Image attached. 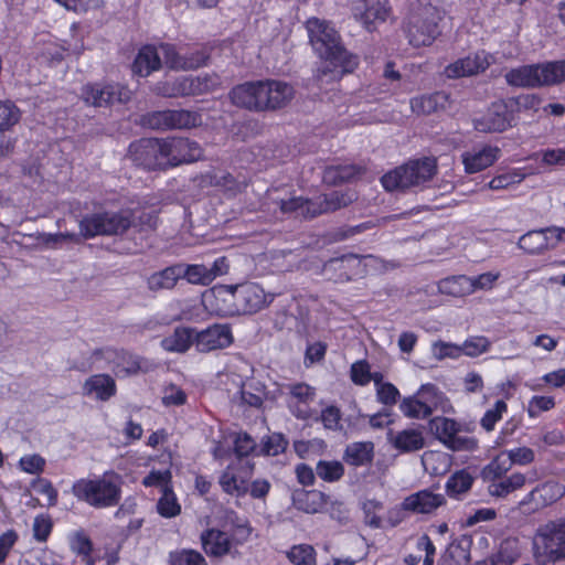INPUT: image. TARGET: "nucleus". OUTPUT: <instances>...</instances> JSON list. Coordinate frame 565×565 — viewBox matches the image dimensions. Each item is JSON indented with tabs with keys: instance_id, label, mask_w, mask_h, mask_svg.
I'll use <instances>...</instances> for the list:
<instances>
[{
	"instance_id": "f257e3e1",
	"label": "nucleus",
	"mask_w": 565,
	"mask_h": 565,
	"mask_svg": "<svg viewBox=\"0 0 565 565\" xmlns=\"http://www.w3.org/2000/svg\"><path fill=\"white\" fill-rule=\"evenodd\" d=\"M355 199V193L352 191H333L315 201L296 195L289 186L281 185L270 188L266 191L262 206L264 211L275 217L288 215L312 218L320 214L344 207Z\"/></svg>"
},
{
	"instance_id": "f03ea898",
	"label": "nucleus",
	"mask_w": 565,
	"mask_h": 565,
	"mask_svg": "<svg viewBox=\"0 0 565 565\" xmlns=\"http://www.w3.org/2000/svg\"><path fill=\"white\" fill-rule=\"evenodd\" d=\"M306 29L313 50L323 60L317 71L319 81H338L343 74L353 72L358 66V57L342 46L338 32L329 22L310 18Z\"/></svg>"
},
{
	"instance_id": "7ed1b4c3",
	"label": "nucleus",
	"mask_w": 565,
	"mask_h": 565,
	"mask_svg": "<svg viewBox=\"0 0 565 565\" xmlns=\"http://www.w3.org/2000/svg\"><path fill=\"white\" fill-rule=\"evenodd\" d=\"M444 10L437 0H416L404 19V32L414 47L428 46L440 34Z\"/></svg>"
},
{
	"instance_id": "20e7f679",
	"label": "nucleus",
	"mask_w": 565,
	"mask_h": 565,
	"mask_svg": "<svg viewBox=\"0 0 565 565\" xmlns=\"http://www.w3.org/2000/svg\"><path fill=\"white\" fill-rule=\"evenodd\" d=\"M121 478L109 471L94 479H79L73 487V494L96 509L115 507L121 499Z\"/></svg>"
},
{
	"instance_id": "39448f33",
	"label": "nucleus",
	"mask_w": 565,
	"mask_h": 565,
	"mask_svg": "<svg viewBox=\"0 0 565 565\" xmlns=\"http://www.w3.org/2000/svg\"><path fill=\"white\" fill-rule=\"evenodd\" d=\"M215 295L216 299L220 300H235V306L217 308V311L221 313H255L274 300L273 294H266L255 282L220 286Z\"/></svg>"
},
{
	"instance_id": "423d86ee",
	"label": "nucleus",
	"mask_w": 565,
	"mask_h": 565,
	"mask_svg": "<svg viewBox=\"0 0 565 565\" xmlns=\"http://www.w3.org/2000/svg\"><path fill=\"white\" fill-rule=\"evenodd\" d=\"M227 520L232 524V534L218 529H207L201 534V542L204 552L210 557H223L232 553L233 548L248 541L252 527L246 520H243L231 511Z\"/></svg>"
},
{
	"instance_id": "0eeeda50",
	"label": "nucleus",
	"mask_w": 565,
	"mask_h": 565,
	"mask_svg": "<svg viewBox=\"0 0 565 565\" xmlns=\"http://www.w3.org/2000/svg\"><path fill=\"white\" fill-rule=\"evenodd\" d=\"M510 86L540 87L565 82V61L522 65L504 74Z\"/></svg>"
},
{
	"instance_id": "6e6552de",
	"label": "nucleus",
	"mask_w": 565,
	"mask_h": 565,
	"mask_svg": "<svg viewBox=\"0 0 565 565\" xmlns=\"http://www.w3.org/2000/svg\"><path fill=\"white\" fill-rule=\"evenodd\" d=\"M436 170L437 163L433 158L413 160L385 173L381 182L386 191H405L431 180Z\"/></svg>"
},
{
	"instance_id": "1a4fd4ad",
	"label": "nucleus",
	"mask_w": 565,
	"mask_h": 565,
	"mask_svg": "<svg viewBox=\"0 0 565 565\" xmlns=\"http://www.w3.org/2000/svg\"><path fill=\"white\" fill-rule=\"evenodd\" d=\"M534 546L542 565H565V522L548 523L540 529Z\"/></svg>"
},
{
	"instance_id": "9d476101",
	"label": "nucleus",
	"mask_w": 565,
	"mask_h": 565,
	"mask_svg": "<svg viewBox=\"0 0 565 565\" xmlns=\"http://www.w3.org/2000/svg\"><path fill=\"white\" fill-rule=\"evenodd\" d=\"M132 224L129 212H103L85 216L79 222L81 235L90 238L97 235H121Z\"/></svg>"
},
{
	"instance_id": "9b49d317",
	"label": "nucleus",
	"mask_w": 565,
	"mask_h": 565,
	"mask_svg": "<svg viewBox=\"0 0 565 565\" xmlns=\"http://www.w3.org/2000/svg\"><path fill=\"white\" fill-rule=\"evenodd\" d=\"M428 426L431 434L452 451H473L478 448V440L461 435V427L455 419L437 416L429 420Z\"/></svg>"
},
{
	"instance_id": "f8f14e48",
	"label": "nucleus",
	"mask_w": 565,
	"mask_h": 565,
	"mask_svg": "<svg viewBox=\"0 0 565 565\" xmlns=\"http://www.w3.org/2000/svg\"><path fill=\"white\" fill-rule=\"evenodd\" d=\"M132 93L119 84H87L82 88V98L85 104L94 107H107L115 103H127Z\"/></svg>"
},
{
	"instance_id": "ddd939ff",
	"label": "nucleus",
	"mask_w": 565,
	"mask_h": 565,
	"mask_svg": "<svg viewBox=\"0 0 565 565\" xmlns=\"http://www.w3.org/2000/svg\"><path fill=\"white\" fill-rule=\"evenodd\" d=\"M143 121L152 129H189L201 124L198 113L179 110H159L145 116Z\"/></svg>"
},
{
	"instance_id": "4468645a",
	"label": "nucleus",
	"mask_w": 565,
	"mask_h": 565,
	"mask_svg": "<svg viewBox=\"0 0 565 565\" xmlns=\"http://www.w3.org/2000/svg\"><path fill=\"white\" fill-rule=\"evenodd\" d=\"M166 168L194 162L202 158L203 151L196 141L172 137L162 139Z\"/></svg>"
},
{
	"instance_id": "2eb2a0df",
	"label": "nucleus",
	"mask_w": 565,
	"mask_h": 565,
	"mask_svg": "<svg viewBox=\"0 0 565 565\" xmlns=\"http://www.w3.org/2000/svg\"><path fill=\"white\" fill-rule=\"evenodd\" d=\"M129 157L146 169H166L162 139L143 138L131 143Z\"/></svg>"
},
{
	"instance_id": "dca6fc26",
	"label": "nucleus",
	"mask_w": 565,
	"mask_h": 565,
	"mask_svg": "<svg viewBox=\"0 0 565 565\" xmlns=\"http://www.w3.org/2000/svg\"><path fill=\"white\" fill-rule=\"evenodd\" d=\"M253 468V463L241 459L228 465L218 479L222 490L235 497L245 495L248 492V479Z\"/></svg>"
},
{
	"instance_id": "f3484780",
	"label": "nucleus",
	"mask_w": 565,
	"mask_h": 565,
	"mask_svg": "<svg viewBox=\"0 0 565 565\" xmlns=\"http://www.w3.org/2000/svg\"><path fill=\"white\" fill-rule=\"evenodd\" d=\"M354 19L364 29L372 32L379 23H383L391 14L388 0H355L352 7Z\"/></svg>"
},
{
	"instance_id": "a211bd4d",
	"label": "nucleus",
	"mask_w": 565,
	"mask_h": 565,
	"mask_svg": "<svg viewBox=\"0 0 565 565\" xmlns=\"http://www.w3.org/2000/svg\"><path fill=\"white\" fill-rule=\"evenodd\" d=\"M104 358L113 363V371L118 377L137 375L140 372H148L151 364L125 350L106 349L103 351Z\"/></svg>"
},
{
	"instance_id": "6ab92c4d",
	"label": "nucleus",
	"mask_w": 565,
	"mask_h": 565,
	"mask_svg": "<svg viewBox=\"0 0 565 565\" xmlns=\"http://www.w3.org/2000/svg\"><path fill=\"white\" fill-rule=\"evenodd\" d=\"M232 103L250 111H264V81L246 82L230 92Z\"/></svg>"
},
{
	"instance_id": "aec40b11",
	"label": "nucleus",
	"mask_w": 565,
	"mask_h": 565,
	"mask_svg": "<svg viewBox=\"0 0 565 565\" xmlns=\"http://www.w3.org/2000/svg\"><path fill=\"white\" fill-rule=\"evenodd\" d=\"M564 487L555 481H547L534 488L522 501L518 509L522 512L535 511L548 505L564 495Z\"/></svg>"
},
{
	"instance_id": "412c9836",
	"label": "nucleus",
	"mask_w": 565,
	"mask_h": 565,
	"mask_svg": "<svg viewBox=\"0 0 565 565\" xmlns=\"http://www.w3.org/2000/svg\"><path fill=\"white\" fill-rule=\"evenodd\" d=\"M233 335L227 324H213L202 331L194 329V345L200 352H211L231 345Z\"/></svg>"
},
{
	"instance_id": "4be33fe9",
	"label": "nucleus",
	"mask_w": 565,
	"mask_h": 565,
	"mask_svg": "<svg viewBox=\"0 0 565 565\" xmlns=\"http://www.w3.org/2000/svg\"><path fill=\"white\" fill-rule=\"evenodd\" d=\"M489 66V54L481 51L455 61L446 66L444 73L448 78H459L482 73Z\"/></svg>"
},
{
	"instance_id": "5701e85b",
	"label": "nucleus",
	"mask_w": 565,
	"mask_h": 565,
	"mask_svg": "<svg viewBox=\"0 0 565 565\" xmlns=\"http://www.w3.org/2000/svg\"><path fill=\"white\" fill-rule=\"evenodd\" d=\"M475 129L480 132H501L511 127L508 107L503 102L493 103L481 117L473 119Z\"/></svg>"
},
{
	"instance_id": "b1692460",
	"label": "nucleus",
	"mask_w": 565,
	"mask_h": 565,
	"mask_svg": "<svg viewBox=\"0 0 565 565\" xmlns=\"http://www.w3.org/2000/svg\"><path fill=\"white\" fill-rule=\"evenodd\" d=\"M294 87L281 81H264V111H275L286 107L294 98Z\"/></svg>"
},
{
	"instance_id": "393cba45",
	"label": "nucleus",
	"mask_w": 565,
	"mask_h": 565,
	"mask_svg": "<svg viewBox=\"0 0 565 565\" xmlns=\"http://www.w3.org/2000/svg\"><path fill=\"white\" fill-rule=\"evenodd\" d=\"M444 503L445 498L443 494L434 493L426 489L406 497L402 502V508L412 513L427 514L434 512Z\"/></svg>"
},
{
	"instance_id": "a878e982",
	"label": "nucleus",
	"mask_w": 565,
	"mask_h": 565,
	"mask_svg": "<svg viewBox=\"0 0 565 565\" xmlns=\"http://www.w3.org/2000/svg\"><path fill=\"white\" fill-rule=\"evenodd\" d=\"M500 149L498 147L484 146L480 149H472L461 154L465 170L468 173L479 172L498 160Z\"/></svg>"
},
{
	"instance_id": "bb28decb",
	"label": "nucleus",
	"mask_w": 565,
	"mask_h": 565,
	"mask_svg": "<svg viewBox=\"0 0 565 565\" xmlns=\"http://www.w3.org/2000/svg\"><path fill=\"white\" fill-rule=\"evenodd\" d=\"M289 407L292 414L300 419L309 418L308 405L315 399V388L305 383L292 384L289 385Z\"/></svg>"
},
{
	"instance_id": "cd10ccee",
	"label": "nucleus",
	"mask_w": 565,
	"mask_h": 565,
	"mask_svg": "<svg viewBox=\"0 0 565 565\" xmlns=\"http://www.w3.org/2000/svg\"><path fill=\"white\" fill-rule=\"evenodd\" d=\"M222 262V259L215 260L212 267H206L205 265L199 264H179L181 269V279L183 278L189 284L192 285L206 286L211 284L218 275L222 274V270L218 267V264Z\"/></svg>"
},
{
	"instance_id": "c85d7f7f",
	"label": "nucleus",
	"mask_w": 565,
	"mask_h": 565,
	"mask_svg": "<svg viewBox=\"0 0 565 565\" xmlns=\"http://www.w3.org/2000/svg\"><path fill=\"white\" fill-rule=\"evenodd\" d=\"M20 110L11 100L0 99V157L9 153L11 143L4 136L20 120Z\"/></svg>"
},
{
	"instance_id": "c756f323",
	"label": "nucleus",
	"mask_w": 565,
	"mask_h": 565,
	"mask_svg": "<svg viewBox=\"0 0 565 565\" xmlns=\"http://www.w3.org/2000/svg\"><path fill=\"white\" fill-rule=\"evenodd\" d=\"M83 394L94 395L99 401H108L116 394V383L108 374H95L84 382Z\"/></svg>"
},
{
	"instance_id": "7c9ffc66",
	"label": "nucleus",
	"mask_w": 565,
	"mask_h": 565,
	"mask_svg": "<svg viewBox=\"0 0 565 565\" xmlns=\"http://www.w3.org/2000/svg\"><path fill=\"white\" fill-rule=\"evenodd\" d=\"M416 395L422 403H425V407L428 408V413L430 415L435 411H441L443 413H449L452 411L450 401L434 384H423L416 392Z\"/></svg>"
},
{
	"instance_id": "2f4dec72",
	"label": "nucleus",
	"mask_w": 565,
	"mask_h": 565,
	"mask_svg": "<svg viewBox=\"0 0 565 565\" xmlns=\"http://www.w3.org/2000/svg\"><path fill=\"white\" fill-rule=\"evenodd\" d=\"M387 439L395 449L403 452L417 451L425 445L422 430L416 428L404 429L397 433L390 431Z\"/></svg>"
},
{
	"instance_id": "473e14b6",
	"label": "nucleus",
	"mask_w": 565,
	"mask_h": 565,
	"mask_svg": "<svg viewBox=\"0 0 565 565\" xmlns=\"http://www.w3.org/2000/svg\"><path fill=\"white\" fill-rule=\"evenodd\" d=\"M328 495L319 490H298L292 495V501L298 510L306 513H319L328 504Z\"/></svg>"
},
{
	"instance_id": "72a5a7b5",
	"label": "nucleus",
	"mask_w": 565,
	"mask_h": 565,
	"mask_svg": "<svg viewBox=\"0 0 565 565\" xmlns=\"http://www.w3.org/2000/svg\"><path fill=\"white\" fill-rule=\"evenodd\" d=\"M471 540L461 535L451 542L441 557L440 565H469Z\"/></svg>"
},
{
	"instance_id": "f704fd0d",
	"label": "nucleus",
	"mask_w": 565,
	"mask_h": 565,
	"mask_svg": "<svg viewBox=\"0 0 565 565\" xmlns=\"http://www.w3.org/2000/svg\"><path fill=\"white\" fill-rule=\"evenodd\" d=\"M374 457V444L372 441H355L349 444L343 452L345 463L353 467L370 465Z\"/></svg>"
},
{
	"instance_id": "c9c22d12",
	"label": "nucleus",
	"mask_w": 565,
	"mask_h": 565,
	"mask_svg": "<svg viewBox=\"0 0 565 565\" xmlns=\"http://www.w3.org/2000/svg\"><path fill=\"white\" fill-rule=\"evenodd\" d=\"M449 104V96L444 92L423 95L411 100V108L417 115H429L444 109Z\"/></svg>"
},
{
	"instance_id": "e433bc0d",
	"label": "nucleus",
	"mask_w": 565,
	"mask_h": 565,
	"mask_svg": "<svg viewBox=\"0 0 565 565\" xmlns=\"http://www.w3.org/2000/svg\"><path fill=\"white\" fill-rule=\"evenodd\" d=\"M161 66L160 53L158 49L151 45L143 46L137 54L132 72L140 76H148Z\"/></svg>"
},
{
	"instance_id": "4c0bfd02",
	"label": "nucleus",
	"mask_w": 565,
	"mask_h": 565,
	"mask_svg": "<svg viewBox=\"0 0 565 565\" xmlns=\"http://www.w3.org/2000/svg\"><path fill=\"white\" fill-rule=\"evenodd\" d=\"M194 344V329L175 328L174 331L162 339L161 347L168 352L184 353Z\"/></svg>"
},
{
	"instance_id": "58836bf2",
	"label": "nucleus",
	"mask_w": 565,
	"mask_h": 565,
	"mask_svg": "<svg viewBox=\"0 0 565 565\" xmlns=\"http://www.w3.org/2000/svg\"><path fill=\"white\" fill-rule=\"evenodd\" d=\"M181 279V269L179 264L169 266L160 271L153 273L147 280V286L151 291L170 290L174 288Z\"/></svg>"
},
{
	"instance_id": "ea45409f",
	"label": "nucleus",
	"mask_w": 565,
	"mask_h": 565,
	"mask_svg": "<svg viewBox=\"0 0 565 565\" xmlns=\"http://www.w3.org/2000/svg\"><path fill=\"white\" fill-rule=\"evenodd\" d=\"M160 60L163 58L164 64L172 70H192L200 67L201 58H188L177 52L175 47L171 44H161L158 47Z\"/></svg>"
},
{
	"instance_id": "a19ab883",
	"label": "nucleus",
	"mask_w": 565,
	"mask_h": 565,
	"mask_svg": "<svg viewBox=\"0 0 565 565\" xmlns=\"http://www.w3.org/2000/svg\"><path fill=\"white\" fill-rule=\"evenodd\" d=\"M552 227L546 230L530 231L519 239V247L529 254H540L551 246L548 233L553 234Z\"/></svg>"
},
{
	"instance_id": "79ce46f5",
	"label": "nucleus",
	"mask_w": 565,
	"mask_h": 565,
	"mask_svg": "<svg viewBox=\"0 0 565 565\" xmlns=\"http://www.w3.org/2000/svg\"><path fill=\"white\" fill-rule=\"evenodd\" d=\"M364 169L354 164L331 166L323 171V182L329 185H337L342 182L351 181L361 175Z\"/></svg>"
},
{
	"instance_id": "37998d69",
	"label": "nucleus",
	"mask_w": 565,
	"mask_h": 565,
	"mask_svg": "<svg viewBox=\"0 0 565 565\" xmlns=\"http://www.w3.org/2000/svg\"><path fill=\"white\" fill-rule=\"evenodd\" d=\"M152 92L159 96L168 98L191 96L188 76H179L173 81L159 82L153 86Z\"/></svg>"
},
{
	"instance_id": "c03bdc74",
	"label": "nucleus",
	"mask_w": 565,
	"mask_h": 565,
	"mask_svg": "<svg viewBox=\"0 0 565 565\" xmlns=\"http://www.w3.org/2000/svg\"><path fill=\"white\" fill-rule=\"evenodd\" d=\"M438 290L445 295L463 297L472 294V284L468 276H452L441 279L438 282Z\"/></svg>"
},
{
	"instance_id": "a18cd8bd",
	"label": "nucleus",
	"mask_w": 565,
	"mask_h": 565,
	"mask_svg": "<svg viewBox=\"0 0 565 565\" xmlns=\"http://www.w3.org/2000/svg\"><path fill=\"white\" fill-rule=\"evenodd\" d=\"M188 83L191 95L212 93L222 85L220 76L215 73H206L195 77L188 76Z\"/></svg>"
},
{
	"instance_id": "49530a36",
	"label": "nucleus",
	"mask_w": 565,
	"mask_h": 565,
	"mask_svg": "<svg viewBox=\"0 0 565 565\" xmlns=\"http://www.w3.org/2000/svg\"><path fill=\"white\" fill-rule=\"evenodd\" d=\"M525 476L516 472L505 479H499L491 482L489 486V493L493 497H505L509 493L522 488L525 484Z\"/></svg>"
},
{
	"instance_id": "de8ad7c7",
	"label": "nucleus",
	"mask_w": 565,
	"mask_h": 565,
	"mask_svg": "<svg viewBox=\"0 0 565 565\" xmlns=\"http://www.w3.org/2000/svg\"><path fill=\"white\" fill-rule=\"evenodd\" d=\"M239 394L242 402L253 407H260L266 397L265 386L255 380L243 383Z\"/></svg>"
},
{
	"instance_id": "09e8293b",
	"label": "nucleus",
	"mask_w": 565,
	"mask_h": 565,
	"mask_svg": "<svg viewBox=\"0 0 565 565\" xmlns=\"http://www.w3.org/2000/svg\"><path fill=\"white\" fill-rule=\"evenodd\" d=\"M473 480L472 475L468 470H458L448 478L446 482V491L448 495L457 497L470 490Z\"/></svg>"
},
{
	"instance_id": "8fccbe9b",
	"label": "nucleus",
	"mask_w": 565,
	"mask_h": 565,
	"mask_svg": "<svg viewBox=\"0 0 565 565\" xmlns=\"http://www.w3.org/2000/svg\"><path fill=\"white\" fill-rule=\"evenodd\" d=\"M512 467L505 452L498 455L491 462H489L481 471V477L486 481L494 482L501 479Z\"/></svg>"
},
{
	"instance_id": "3c124183",
	"label": "nucleus",
	"mask_w": 565,
	"mask_h": 565,
	"mask_svg": "<svg viewBox=\"0 0 565 565\" xmlns=\"http://www.w3.org/2000/svg\"><path fill=\"white\" fill-rule=\"evenodd\" d=\"M316 475L326 482H335L343 477L344 466L338 460H320L316 466Z\"/></svg>"
},
{
	"instance_id": "603ef678",
	"label": "nucleus",
	"mask_w": 565,
	"mask_h": 565,
	"mask_svg": "<svg viewBox=\"0 0 565 565\" xmlns=\"http://www.w3.org/2000/svg\"><path fill=\"white\" fill-rule=\"evenodd\" d=\"M425 403H422L416 393L405 397L399 404L401 412L408 418L424 419L430 416Z\"/></svg>"
},
{
	"instance_id": "864d4df0",
	"label": "nucleus",
	"mask_w": 565,
	"mask_h": 565,
	"mask_svg": "<svg viewBox=\"0 0 565 565\" xmlns=\"http://www.w3.org/2000/svg\"><path fill=\"white\" fill-rule=\"evenodd\" d=\"M287 557L294 565H316V551L308 544L292 546Z\"/></svg>"
},
{
	"instance_id": "5fc2aeb1",
	"label": "nucleus",
	"mask_w": 565,
	"mask_h": 565,
	"mask_svg": "<svg viewBox=\"0 0 565 565\" xmlns=\"http://www.w3.org/2000/svg\"><path fill=\"white\" fill-rule=\"evenodd\" d=\"M157 509L160 515L164 518H173L180 514L181 507L172 489L164 490L160 497Z\"/></svg>"
},
{
	"instance_id": "6e6d98bb",
	"label": "nucleus",
	"mask_w": 565,
	"mask_h": 565,
	"mask_svg": "<svg viewBox=\"0 0 565 565\" xmlns=\"http://www.w3.org/2000/svg\"><path fill=\"white\" fill-rule=\"evenodd\" d=\"M508 411V405L504 401H497L494 406L488 409L480 420L481 427L486 431H492L495 424L502 418V415Z\"/></svg>"
},
{
	"instance_id": "4d7b16f0",
	"label": "nucleus",
	"mask_w": 565,
	"mask_h": 565,
	"mask_svg": "<svg viewBox=\"0 0 565 565\" xmlns=\"http://www.w3.org/2000/svg\"><path fill=\"white\" fill-rule=\"evenodd\" d=\"M170 565H207L205 558L196 551L183 550L170 554Z\"/></svg>"
},
{
	"instance_id": "13d9d810",
	"label": "nucleus",
	"mask_w": 565,
	"mask_h": 565,
	"mask_svg": "<svg viewBox=\"0 0 565 565\" xmlns=\"http://www.w3.org/2000/svg\"><path fill=\"white\" fill-rule=\"evenodd\" d=\"M490 347V341L484 337H473L467 339L462 345H460L461 355L478 356L483 352H487Z\"/></svg>"
},
{
	"instance_id": "bf43d9fd",
	"label": "nucleus",
	"mask_w": 565,
	"mask_h": 565,
	"mask_svg": "<svg viewBox=\"0 0 565 565\" xmlns=\"http://www.w3.org/2000/svg\"><path fill=\"white\" fill-rule=\"evenodd\" d=\"M171 472L170 470H163V471H160V470H152L150 471V473L145 477V479L142 480V483L143 486L146 487H157V488H160L161 492H163L164 490H168L170 489V483H171Z\"/></svg>"
},
{
	"instance_id": "052dcab7",
	"label": "nucleus",
	"mask_w": 565,
	"mask_h": 565,
	"mask_svg": "<svg viewBox=\"0 0 565 565\" xmlns=\"http://www.w3.org/2000/svg\"><path fill=\"white\" fill-rule=\"evenodd\" d=\"M350 376L354 384L364 386L371 382V367L365 360H360L351 365Z\"/></svg>"
},
{
	"instance_id": "680f3d73",
	"label": "nucleus",
	"mask_w": 565,
	"mask_h": 565,
	"mask_svg": "<svg viewBox=\"0 0 565 565\" xmlns=\"http://www.w3.org/2000/svg\"><path fill=\"white\" fill-rule=\"evenodd\" d=\"M288 441L281 434H273L263 440L262 452L267 456H277L285 451Z\"/></svg>"
},
{
	"instance_id": "e2e57ef3",
	"label": "nucleus",
	"mask_w": 565,
	"mask_h": 565,
	"mask_svg": "<svg viewBox=\"0 0 565 565\" xmlns=\"http://www.w3.org/2000/svg\"><path fill=\"white\" fill-rule=\"evenodd\" d=\"M55 2L60 3L67 10H72L74 12L83 13L87 12L88 10H96L100 9L104 6L103 0H54Z\"/></svg>"
},
{
	"instance_id": "0e129e2a",
	"label": "nucleus",
	"mask_w": 565,
	"mask_h": 565,
	"mask_svg": "<svg viewBox=\"0 0 565 565\" xmlns=\"http://www.w3.org/2000/svg\"><path fill=\"white\" fill-rule=\"evenodd\" d=\"M53 523L49 515L40 514L33 521V537L38 542H45L52 532Z\"/></svg>"
},
{
	"instance_id": "69168bd1",
	"label": "nucleus",
	"mask_w": 565,
	"mask_h": 565,
	"mask_svg": "<svg viewBox=\"0 0 565 565\" xmlns=\"http://www.w3.org/2000/svg\"><path fill=\"white\" fill-rule=\"evenodd\" d=\"M40 241L46 246L56 247L68 242L79 243L81 237L75 233H42L40 235Z\"/></svg>"
},
{
	"instance_id": "338daca9",
	"label": "nucleus",
	"mask_w": 565,
	"mask_h": 565,
	"mask_svg": "<svg viewBox=\"0 0 565 565\" xmlns=\"http://www.w3.org/2000/svg\"><path fill=\"white\" fill-rule=\"evenodd\" d=\"M341 412L335 406H328L324 409H322L320 419L324 426V428L330 430H341L342 424H341Z\"/></svg>"
},
{
	"instance_id": "774afa93",
	"label": "nucleus",
	"mask_w": 565,
	"mask_h": 565,
	"mask_svg": "<svg viewBox=\"0 0 565 565\" xmlns=\"http://www.w3.org/2000/svg\"><path fill=\"white\" fill-rule=\"evenodd\" d=\"M256 448L255 440L246 433H239L234 439V450L238 458L246 457Z\"/></svg>"
}]
</instances>
